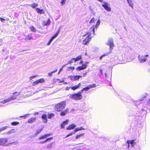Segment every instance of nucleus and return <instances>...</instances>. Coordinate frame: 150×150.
Segmentation results:
<instances>
[{"mask_svg":"<svg viewBox=\"0 0 150 150\" xmlns=\"http://www.w3.org/2000/svg\"><path fill=\"white\" fill-rule=\"evenodd\" d=\"M27 89L26 88H24L20 92H15L13 93L12 96H11L10 98L11 100H13L16 99L17 97L20 95H22L24 97H26L27 95L26 94L27 92Z\"/></svg>","mask_w":150,"mask_h":150,"instance_id":"1","label":"nucleus"},{"mask_svg":"<svg viewBox=\"0 0 150 150\" xmlns=\"http://www.w3.org/2000/svg\"><path fill=\"white\" fill-rule=\"evenodd\" d=\"M69 96L71 99L76 100H80L83 98L81 93V92H79L77 93L70 94L69 95Z\"/></svg>","mask_w":150,"mask_h":150,"instance_id":"2","label":"nucleus"},{"mask_svg":"<svg viewBox=\"0 0 150 150\" xmlns=\"http://www.w3.org/2000/svg\"><path fill=\"white\" fill-rule=\"evenodd\" d=\"M86 35H87V37L85 38L82 41L83 44L84 45H86L90 41L92 37L95 35L89 30L87 33Z\"/></svg>","mask_w":150,"mask_h":150,"instance_id":"3","label":"nucleus"},{"mask_svg":"<svg viewBox=\"0 0 150 150\" xmlns=\"http://www.w3.org/2000/svg\"><path fill=\"white\" fill-rule=\"evenodd\" d=\"M66 106L65 102H62L57 104L55 106V110L57 111L60 112L64 109Z\"/></svg>","mask_w":150,"mask_h":150,"instance_id":"4","label":"nucleus"},{"mask_svg":"<svg viewBox=\"0 0 150 150\" xmlns=\"http://www.w3.org/2000/svg\"><path fill=\"white\" fill-rule=\"evenodd\" d=\"M100 23V21L98 20L97 22L96 25L92 26L89 30L90 32H92L94 34H95V29L96 30L99 27Z\"/></svg>","mask_w":150,"mask_h":150,"instance_id":"5","label":"nucleus"},{"mask_svg":"<svg viewBox=\"0 0 150 150\" xmlns=\"http://www.w3.org/2000/svg\"><path fill=\"white\" fill-rule=\"evenodd\" d=\"M148 56V55H146L143 56H140V55H139L138 56L139 60L141 63L145 62L146 61L147 57Z\"/></svg>","mask_w":150,"mask_h":150,"instance_id":"6","label":"nucleus"},{"mask_svg":"<svg viewBox=\"0 0 150 150\" xmlns=\"http://www.w3.org/2000/svg\"><path fill=\"white\" fill-rule=\"evenodd\" d=\"M113 42V40L111 38H110L108 40V42L106 44L107 45L110 46V50H112L113 49V47L114 46Z\"/></svg>","mask_w":150,"mask_h":150,"instance_id":"7","label":"nucleus"},{"mask_svg":"<svg viewBox=\"0 0 150 150\" xmlns=\"http://www.w3.org/2000/svg\"><path fill=\"white\" fill-rule=\"evenodd\" d=\"M102 6L107 11L109 12L111 11V8L109 6V5L107 2H104L103 4H102Z\"/></svg>","mask_w":150,"mask_h":150,"instance_id":"8","label":"nucleus"},{"mask_svg":"<svg viewBox=\"0 0 150 150\" xmlns=\"http://www.w3.org/2000/svg\"><path fill=\"white\" fill-rule=\"evenodd\" d=\"M45 82V81L43 79H39L37 80L36 81L33 82L32 85L33 86H35L38 83H44Z\"/></svg>","mask_w":150,"mask_h":150,"instance_id":"9","label":"nucleus"},{"mask_svg":"<svg viewBox=\"0 0 150 150\" xmlns=\"http://www.w3.org/2000/svg\"><path fill=\"white\" fill-rule=\"evenodd\" d=\"M81 77V76L79 75L70 76H69V78L72 81L77 80L79 79Z\"/></svg>","mask_w":150,"mask_h":150,"instance_id":"10","label":"nucleus"},{"mask_svg":"<svg viewBox=\"0 0 150 150\" xmlns=\"http://www.w3.org/2000/svg\"><path fill=\"white\" fill-rule=\"evenodd\" d=\"M59 33V30L57 31V33L54 36L52 37L51 39L47 43V45H49L51 44L53 40L57 36Z\"/></svg>","mask_w":150,"mask_h":150,"instance_id":"11","label":"nucleus"},{"mask_svg":"<svg viewBox=\"0 0 150 150\" xmlns=\"http://www.w3.org/2000/svg\"><path fill=\"white\" fill-rule=\"evenodd\" d=\"M96 87V84L90 85L87 87L83 88V90L84 91H87L91 88L95 87Z\"/></svg>","mask_w":150,"mask_h":150,"instance_id":"12","label":"nucleus"},{"mask_svg":"<svg viewBox=\"0 0 150 150\" xmlns=\"http://www.w3.org/2000/svg\"><path fill=\"white\" fill-rule=\"evenodd\" d=\"M52 135V134H45L41 136L40 137L38 138V139L39 140H41L42 139L46 138L50 136H51Z\"/></svg>","mask_w":150,"mask_h":150,"instance_id":"13","label":"nucleus"},{"mask_svg":"<svg viewBox=\"0 0 150 150\" xmlns=\"http://www.w3.org/2000/svg\"><path fill=\"white\" fill-rule=\"evenodd\" d=\"M7 141L8 139L6 138L0 139V145L4 144Z\"/></svg>","mask_w":150,"mask_h":150,"instance_id":"14","label":"nucleus"},{"mask_svg":"<svg viewBox=\"0 0 150 150\" xmlns=\"http://www.w3.org/2000/svg\"><path fill=\"white\" fill-rule=\"evenodd\" d=\"M69 109L68 108L64 110H62L61 111L60 113V115L61 116H63L65 115L68 112Z\"/></svg>","mask_w":150,"mask_h":150,"instance_id":"15","label":"nucleus"},{"mask_svg":"<svg viewBox=\"0 0 150 150\" xmlns=\"http://www.w3.org/2000/svg\"><path fill=\"white\" fill-rule=\"evenodd\" d=\"M81 83H79L78 84V85H76L75 86H72L71 87V89L73 91H74L77 88H78L79 87H80L81 86Z\"/></svg>","mask_w":150,"mask_h":150,"instance_id":"16","label":"nucleus"},{"mask_svg":"<svg viewBox=\"0 0 150 150\" xmlns=\"http://www.w3.org/2000/svg\"><path fill=\"white\" fill-rule=\"evenodd\" d=\"M69 122L68 120H66L65 121H64L61 125V127L62 129L64 128V126L67 124Z\"/></svg>","mask_w":150,"mask_h":150,"instance_id":"17","label":"nucleus"},{"mask_svg":"<svg viewBox=\"0 0 150 150\" xmlns=\"http://www.w3.org/2000/svg\"><path fill=\"white\" fill-rule=\"evenodd\" d=\"M36 119V117H32L28 120V122L30 124L33 123L35 122Z\"/></svg>","mask_w":150,"mask_h":150,"instance_id":"18","label":"nucleus"},{"mask_svg":"<svg viewBox=\"0 0 150 150\" xmlns=\"http://www.w3.org/2000/svg\"><path fill=\"white\" fill-rule=\"evenodd\" d=\"M76 126L74 124H72L70 125L67 128V130H71L74 129L76 127Z\"/></svg>","mask_w":150,"mask_h":150,"instance_id":"19","label":"nucleus"},{"mask_svg":"<svg viewBox=\"0 0 150 150\" xmlns=\"http://www.w3.org/2000/svg\"><path fill=\"white\" fill-rule=\"evenodd\" d=\"M42 119L43 120V121L45 123H47V115L46 114H44L42 117Z\"/></svg>","mask_w":150,"mask_h":150,"instance_id":"20","label":"nucleus"},{"mask_svg":"<svg viewBox=\"0 0 150 150\" xmlns=\"http://www.w3.org/2000/svg\"><path fill=\"white\" fill-rule=\"evenodd\" d=\"M11 100L10 98L6 99H4L3 100L0 101V103L4 104L10 102Z\"/></svg>","mask_w":150,"mask_h":150,"instance_id":"21","label":"nucleus"},{"mask_svg":"<svg viewBox=\"0 0 150 150\" xmlns=\"http://www.w3.org/2000/svg\"><path fill=\"white\" fill-rule=\"evenodd\" d=\"M129 6L132 8H133V3L132 0H127Z\"/></svg>","mask_w":150,"mask_h":150,"instance_id":"22","label":"nucleus"},{"mask_svg":"<svg viewBox=\"0 0 150 150\" xmlns=\"http://www.w3.org/2000/svg\"><path fill=\"white\" fill-rule=\"evenodd\" d=\"M53 138L52 137H51L45 140L43 142H39V143H40V144H44V143H46V142H47L48 141H49L50 140H51Z\"/></svg>","mask_w":150,"mask_h":150,"instance_id":"23","label":"nucleus"},{"mask_svg":"<svg viewBox=\"0 0 150 150\" xmlns=\"http://www.w3.org/2000/svg\"><path fill=\"white\" fill-rule=\"evenodd\" d=\"M50 19H48L47 21H44L43 22V24L44 26L48 25L50 24Z\"/></svg>","mask_w":150,"mask_h":150,"instance_id":"24","label":"nucleus"},{"mask_svg":"<svg viewBox=\"0 0 150 150\" xmlns=\"http://www.w3.org/2000/svg\"><path fill=\"white\" fill-rule=\"evenodd\" d=\"M36 9L37 12L39 14H44L45 13L44 11L42 9H40L39 8H37Z\"/></svg>","mask_w":150,"mask_h":150,"instance_id":"25","label":"nucleus"},{"mask_svg":"<svg viewBox=\"0 0 150 150\" xmlns=\"http://www.w3.org/2000/svg\"><path fill=\"white\" fill-rule=\"evenodd\" d=\"M42 131V129H38L36 132L34 134V136L35 137L39 134Z\"/></svg>","mask_w":150,"mask_h":150,"instance_id":"26","label":"nucleus"},{"mask_svg":"<svg viewBox=\"0 0 150 150\" xmlns=\"http://www.w3.org/2000/svg\"><path fill=\"white\" fill-rule=\"evenodd\" d=\"M29 28L31 31L35 32H36L37 30V29L33 26H30Z\"/></svg>","mask_w":150,"mask_h":150,"instance_id":"27","label":"nucleus"},{"mask_svg":"<svg viewBox=\"0 0 150 150\" xmlns=\"http://www.w3.org/2000/svg\"><path fill=\"white\" fill-rule=\"evenodd\" d=\"M32 39V36L27 35L25 36V38H24V39L25 40H30L31 39Z\"/></svg>","mask_w":150,"mask_h":150,"instance_id":"28","label":"nucleus"},{"mask_svg":"<svg viewBox=\"0 0 150 150\" xmlns=\"http://www.w3.org/2000/svg\"><path fill=\"white\" fill-rule=\"evenodd\" d=\"M28 5L31 7L33 8H35L38 6V4H37L35 3H34L33 4L31 5Z\"/></svg>","mask_w":150,"mask_h":150,"instance_id":"29","label":"nucleus"},{"mask_svg":"<svg viewBox=\"0 0 150 150\" xmlns=\"http://www.w3.org/2000/svg\"><path fill=\"white\" fill-rule=\"evenodd\" d=\"M15 132V129H12L9 132H6V133L7 134H9L11 133H14Z\"/></svg>","mask_w":150,"mask_h":150,"instance_id":"30","label":"nucleus"},{"mask_svg":"<svg viewBox=\"0 0 150 150\" xmlns=\"http://www.w3.org/2000/svg\"><path fill=\"white\" fill-rule=\"evenodd\" d=\"M84 133H82L80 134L79 135H78L76 136V139H78L79 138L81 137V136H83L84 135Z\"/></svg>","mask_w":150,"mask_h":150,"instance_id":"31","label":"nucleus"},{"mask_svg":"<svg viewBox=\"0 0 150 150\" xmlns=\"http://www.w3.org/2000/svg\"><path fill=\"white\" fill-rule=\"evenodd\" d=\"M76 59H75V58H72L71 60L69 61L68 64H70L71 63H72L74 62H76Z\"/></svg>","mask_w":150,"mask_h":150,"instance_id":"32","label":"nucleus"},{"mask_svg":"<svg viewBox=\"0 0 150 150\" xmlns=\"http://www.w3.org/2000/svg\"><path fill=\"white\" fill-rule=\"evenodd\" d=\"M147 96V94L146 93H145L144 94V97H143V98L142 99H140V100H138V101H135L136 102V103H134L136 104L137 105L138 104L137 103V102L138 101H141L143 100V99H144V98H146V97Z\"/></svg>","mask_w":150,"mask_h":150,"instance_id":"33","label":"nucleus"},{"mask_svg":"<svg viewBox=\"0 0 150 150\" xmlns=\"http://www.w3.org/2000/svg\"><path fill=\"white\" fill-rule=\"evenodd\" d=\"M54 114L53 113H51L48 114V119H51L52 117L54 116Z\"/></svg>","mask_w":150,"mask_h":150,"instance_id":"34","label":"nucleus"},{"mask_svg":"<svg viewBox=\"0 0 150 150\" xmlns=\"http://www.w3.org/2000/svg\"><path fill=\"white\" fill-rule=\"evenodd\" d=\"M19 124V122H14L11 123V124L13 125H16Z\"/></svg>","mask_w":150,"mask_h":150,"instance_id":"35","label":"nucleus"},{"mask_svg":"<svg viewBox=\"0 0 150 150\" xmlns=\"http://www.w3.org/2000/svg\"><path fill=\"white\" fill-rule=\"evenodd\" d=\"M76 70L77 71H80V70H83V68H82L81 66H79V67H78L76 69Z\"/></svg>","mask_w":150,"mask_h":150,"instance_id":"36","label":"nucleus"},{"mask_svg":"<svg viewBox=\"0 0 150 150\" xmlns=\"http://www.w3.org/2000/svg\"><path fill=\"white\" fill-rule=\"evenodd\" d=\"M68 71H71L73 70L74 69V67H69L68 68Z\"/></svg>","mask_w":150,"mask_h":150,"instance_id":"37","label":"nucleus"},{"mask_svg":"<svg viewBox=\"0 0 150 150\" xmlns=\"http://www.w3.org/2000/svg\"><path fill=\"white\" fill-rule=\"evenodd\" d=\"M129 143L132 146H133L135 144L134 141V140H132Z\"/></svg>","mask_w":150,"mask_h":150,"instance_id":"38","label":"nucleus"},{"mask_svg":"<svg viewBox=\"0 0 150 150\" xmlns=\"http://www.w3.org/2000/svg\"><path fill=\"white\" fill-rule=\"evenodd\" d=\"M30 115V114H26L23 116H21L20 117H23L24 119L26 118L27 117H29Z\"/></svg>","mask_w":150,"mask_h":150,"instance_id":"39","label":"nucleus"},{"mask_svg":"<svg viewBox=\"0 0 150 150\" xmlns=\"http://www.w3.org/2000/svg\"><path fill=\"white\" fill-rule=\"evenodd\" d=\"M81 58V55H79L76 58H75L76 59V61L79 60Z\"/></svg>","mask_w":150,"mask_h":150,"instance_id":"40","label":"nucleus"},{"mask_svg":"<svg viewBox=\"0 0 150 150\" xmlns=\"http://www.w3.org/2000/svg\"><path fill=\"white\" fill-rule=\"evenodd\" d=\"M7 127H8L7 126H5L4 127H3L1 128V129H0V132L1 131L7 129Z\"/></svg>","mask_w":150,"mask_h":150,"instance_id":"41","label":"nucleus"},{"mask_svg":"<svg viewBox=\"0 0 150 150\" xmlns=\"http://www.w3.org/2000/svg\"><path fill=\"white\" fill-rule=\"evenodd\" d=\"M95 21V18H92L90 21V23H91L94 22Z\"/></svg>","mask_w":150,"mask_h":150,"instance_id":"42","label":"nucleus"},{"mask_svg":"<svg viewBox=\"0 0 150 150\" xmlns=\"http://www.w3.org/2000/svg\"><path fill=\"white\" fill-rule=\"evenodd\" d=\"M81 67L82 68H83V69H84L86 68V64H83L82 65Z\"/></svg>","mask_w":150,"mask_h":150,"instance_id":"43","label":"nucleus"},{"mask_svg":"<svg viewBox=\"0 0 150 150\" xmlns=\"http://www.w3.org/2000/svg\"><path fill=\"white\" fill-rule=\"evenodd\" d=\"M52 144L51 143V144H48V145H47V148L48 149H50L51 147Z\"/></svg>","mask_w":150,"mask_h":150,"instance_id":"44","label":"nucleus"},{"mask_svg":"<svg viewBox=\"0 0 150 150\" xmlns=\"http://www.w3.org/2000/svg\"><path fill=\"white\" fill-rule=\"evenodd\" d=\"M36 76H30L29 78V80H31L35 78Z\"/></svg>","mask_w":150,"mask_h":150,"instance_id":"45","label":"nucleus"},{"mask_svg":"<svg viewBox=\"0 0 150 150\" xmlns=\"http://www.w3.org/2000/svg\"><path fill=\"white\" fill-rule=\"evenodd\" d=\"M110 52H107L103 54L102 56H103V57H104L105 56H107L109 54H110Z\"/></svg>","mask_w":150,"mask_h":150,"instance_id":"46","label":"nucleus"},{"mask_svg":"<svg viewBox=\"0 0 150 150\" xmlns=\"http://www.w3.org/2000/svg\"><path fill=\"white\" fill-rule=\"evenodd\" d=\"M80 131V130H79V128L77 127L74 129V132L75 133L78 131Z\"/></svg>","mask_w":150,"mask_h":150,"instance_id":"47","label":"nucleus"},{"mask_svg":"<svg viewBox=\"0 0 150 150\" xmlns=\"http://www.w3.org/2000/svg\"><path fill=\"white\" fill-rule=\"evenodd\" d=\"M66 0H62L61 2L62 5H63L65 3V1Z\"/></svg>","mask_w":150,"mask_h":150,"instance_id":"48","label":"nucleus"},{"mask_svg":"<svg viewBox=\"0 0 150 150\" xmlns=\"http://www.w3.org/2000/svg\"><path fill=\"white\" fill-rule=\"evenodd\" d=\"M0 19L1 21L3 23L5 21V19L3 18H0Z\"/></svg>","mask_w":150,"mask_h":150,"instance_id":"49","label":"nucleus"},{"mask_svg":"<svg viewBox=\"0 0 150 150\" xmlns=\"http://www.w3.org/2000/svg\"><path fill=\"white\" fill-rule=\"evenodd\" d=\"M57 81H59V83H62V82H64V81L63 80H62L61 81H60L59 79H57Z\"/></svg>","mask_w":150,"mask_h":150,"instance_id":"50","label":"nucleus"},{"mask_svg":"<svg viewBox=\"0 0 150 150\" xmlns=\"http://www.w3.org/2000/svg\"><path fill=\"white\" fill-rule=\"evenodd\" d=\"M85 129L83 128L82 127H80V128H79V130H85Z\"/></svg>","mask_w":150,"mask_h":150,"instance_id":"51","label":"nucleus"},{"mask_svg":"<svg viewBox=\"0 0 150 150\" xmlns=\"http://www.w3.org/2000/svg\"><path fill=\"white\" fill-rule=\"evenodd\" d=\"M52 73L51 72H49L48 73V75L50 76H52Z\"/></svg>","mask_w":150,"mask_h":150,"instance_id":"52","label":"nucleus"},{"mask_svg":"<svg viewBox=\"0 0 150 150\" xmlns=\"http://www.w3.org/2000/svg\"><path fill=\"white\" fill-rule=\"evenodd\" d=\"M75 134L74 132H72L71 133H70L69 134L71 136L73 134Z\"/></svg>","mask_w":150,"mask_h":150,"instance_id":"53","label":"nucleus"},{"mask_svg":"<svg viewBox=\"0 0 150 150\" xmlns=\"http://www.w3.org/2000/svg\"><path fill=\"white\" fill-rule=\"evenodd\" d=\"M65 66V65H64L63 66V67L60 69V72H61L62 71L63 69V67Z\"/></svg>","mask_w":150,"mask_h":150,"instance_id":"54","label":"nucleus"},{"mask_svg":"<svg viewBox=\"0 0 150 150\" xmlns=\"http://www.w3.org/2000/svg\"><path fill=\"white\" fill-rule=\"evenodd\" d=\"M71 88L70 87H67L65 89L66 90H68Z\"/></svg>","mask_w":150,"mask_h":150,"instance_id":"55","label":"nucleus"},{"mask_svg":"<svg viewBox=\"0 0 150 150\" xmlns=\"http://www.w3.org/2000/svg\"><path fill=\"white\" fill-rule=\"evenodd\" d=\"M103 70H102L101 69H100V71L101 74H103Z\"/></svg>","mask_w":150,"mask_h":150,"instance_id":"56","label":"nucleus"},{"mask_svg":"<svg viewBox=\"0 0 150 150\" xmlns=\"http://www.w3.org/2000/svg\"><path fill=\"white\" fill-rule=\"evenodd\" d=\"M38 32L41 34H46V33H44L43 31H41V32H40V31H39Z\"/></svg>","mask_w":150,"mask_h":150,"instance_id":"57","label":"nucleus"},{"mask_svg":"<svg viewBox=\"0 0 150 150\" xmlns=\"http://www.w3.org/2000/svg\"><path fill=\"white\" fill-rule=\"evenodd\" d=\"M38 114V112H36L34 113V115L35 116Z\"/></svg>","mask_w":150,"mask_h":150,"instance_id":"58","label":"nucleus"},{"mask_svg":"<svg viewBox=\"0 0 150 150\" xmlns=\"http://www.w3.org/2000/svg\"><path fill=\"white\" fill-rule=\"evenodd\" d=\"M70 136V135L69 134H68V135H67V136H66L65 137V138H67V137H69V136Z\"/></svg>","mask_w":150,"mask_h":150,"instance_id":"59","label":"nucleus"},{"mask_svg":"<svg viewBox=\"0 0 150 150\" xmlns=\"http://www.w3.org/2000/svg\"><path fill=\"white\" fill-rule=\"evenodd\" d=\"M57 71V69H56V70H55V71H53L52 72V74L53 73H55V72L56 71Z\"/></svg>","mask_w":150,"mask_h":150,"instance_id":"60","label":"nucleus"},{"mask_svg":"<svg viewBox=\"0 0 150 150\" xmlns=\"http://www.w3.org/2000/svg\"><path fill=\"white\" fill-rule=\"evenodd\" d=\"M61 28H62V27L61 26H60L59 27V29L58 30V31L59 30V31H60V29H61Z\"/></svg>","mask_w":150,"mask_h":150,"instance_id":"61","label":"nucleus"},{"mask_svg":"<svg viewBox=\"0 0 150 150\" xmlns=\"http://www.w3.org/2000/svg\"><path fill=\"white\" fill-rule=\"evenodd\" d=\"M148 103H149V104L150 105V98L149 99L148 101Z\"/></svg>","mask_w":150,"mask_h":150,"instance_id":"62","label":"nucleus"},{"mask_svg":"<svg viewBox=\"0 0 150 150\" xmlns=\"http://www.w3.org/2000/svg\"><path fill=\"white\" fill-rule=\"evenodd\" d=\"M103 56H102L101 57H100V59L101 60L102 59V58L103 57Z\"/></svg>","mask_w":150,"mask_h":150,"instance_id":"63","label":"nucleus"},{"mask_svg":"<svg viewBox=\"0 0 150 150\" xmlns=\"http://www.w3.org/2000/svg\"><path fill=\"white\" fill-rule=\"evenodd\" d=\"M83 63V62L82 61H81L80 62V64Z\"/></svg>","mask_w":150,"mask_h":150,"instance_id":"64","label":"nucleus"}]
</instances>
